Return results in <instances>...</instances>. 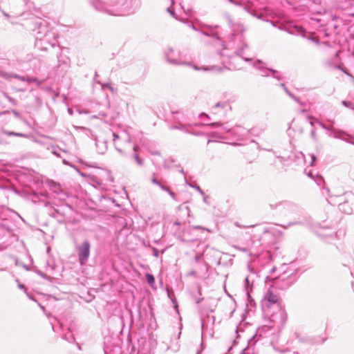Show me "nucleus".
Returning <instances> with one entry per match:
<instances>
[{"label": "nucleus", "instance_id": "nucleus-1", "mask_svg": "<svg viewBox=\"0 0 354 354\" xmlns=\"http://www.w3.org/2000/svg\"><path fill=\"white\" fill-rule=\"evenodd\" d=\"M281 270L283 272L278 277L274 279L266 292L262 300V309L266 317H268V324L265 325L268 328L279 327L286 321V316L282 309L277 289H286L294 281L293 269H290L287 265H283Z\"/></svg>", "mask_w": 354, "mask_h": 354}, {"label": "nucleus", "instance_id": "nucleus-2", "mask_svg": "<svg viewBox=\"0 0 354 354\" xmlns=\"http://www.w3.org/2000/svg\"><path fill=\"white\" fill-rule=\"evenodd\" d=\"M95 10L113 16L131 15L140 7V0H95L92 3Z\"/></svg>", "mask_w": 354, "mask_h": 354}, {"label": "nucleus", "instance_id": "nucleus-3", "mask_svg": "<svg viewBox=\"0 0 354 354\" xmlns=\"http://www.w3.org/2000/svg\"><path fill=\"white\" fill-rule=\"evenodd\" d=\"M113 141L116 150L121 153H124L126 151L132 147L134 151L133 158L135 160L138 165H142V160L140 158L137 153L139 149V146L138 145H132L130 135L127 131L113 133Z\"/></svg>", "mask_w": 354, "mask_h": 354}, {"label": "nucleus", "instance_id": "nucleus-4", "mask_svg": "<svg viewBox=\"0 0 354 354\" xmlns=\"http://www.w3.org/2000/svg\"><path fill=\"white\" fill-rule=\"evenodd\" d=\"M209 126L219 127H220V133H223L225 132H229L231 133V135L234 138H236L237 140H239V141L243 140L249 133L248 130H247L246 129H245L242 127H240V126H236L232 129H228L225 127H224L222 124H220L218 122L212 123L209 124Z\"/></svg>", "mask_w": 354, "mask_h": 354}, {"label": "nucleus", "instance_id": "nucleus-5", "mask_svg": "<svg viewBox=\"0 0 354 354\" xmlns=\"http://www.w3.org/2000/svg\"><path fill=\"white\" fill-rule=\"evenodd\" d=\"M90 243L87 240L77 246L78 259L81 265H84L87 262L90 255Z\"/></svg>", "mask_w": 354, "mask_h": 354}, {"label": "nucleus", "instance_id": "nucleus-6", "mask_svg": "<svg viewBox=\"0 0 354 354\" xmlns=\"http://www.w3.org/2000/svg\"><path fill=\"white\" fill-rule=\"evenodd\" d=\"M253 66L261 71V75L263 77H268L271 75L274 78L278 80L281 79L279 71L266 68L265 64L261 60L254 62Z\"/></svg>", "mask_w": 354, "mask_h": 354}, {"label": "nucleus", "instance_id": "nucleus-7", "mask_svg": "<svg viewBox=\"0 0 354 354\" xmlns=\"http://www.w3.org/2000/svg\"><path fill=\"white\" fill-rule=\"evenodd\" d=\"M165 57L167 60L174 64H183L184 63L180 60V53L176 52L172 48H168L165 51Z\"/></svg>", "mask_w": 354, "mask_h": 354}, {"label": "nucleus", "instance_id": "nucleus-8", "mask_svg": "<svg viewBox=\"0 0 354 354\" xmlns=\"http://www.w3.org/2000/svg\"><path fill=\"white\" fill-rule=\"evenodd\" d=\"M330 135L335 138H339L348 143L354 145V137L350 134L346 133L343 131L336 130L333 129Z\"/></svg>", "mask_w": 354, "mask_h": 354}, {"label": "nucleus", "instance_id": "nucleus-9", "mask_svg": "<svg viewBox=\"0 0 354 354\" xmlns=\"http://www.w3.org/2000/svg\"><path fill=\"white\" fill-rule=\"evenodd\" d=\"M189 124L186 122L185 120L183 122H175L174 124L171 127V129H178L185 133H189Z\"/></svg>", "mask_w": 354, "mask_h": 354}, {"label": "nucleus", "instance_id": "nucleus-10", "mask_svg": "<svg viewBox=\"0 0 354 354\" xmlns=\"http://www.w3.org/2000/svg\"><path fill=\"white\" fill-rule=\"evenodd\" d=\"M292 207L293 205L288 201L281 202L275 206V208H279V209H283L286 208L291 209H292Z\"/></svg>", "mask_w": 354, "mask_h": 354}, {"label": "nucleus", "instance_id": "nucleus-11", "mask_svg": "<svg viewBox=\"0 0 354 354\" xmlns=\"http://www.w3.org/2000/svg\"><path fill=\"white\" fill-rule=\"evenodd\" d=\"M63 338L69 342H73L75 340L73 334L72 333L69 328L67 329V331L66 333H63Z\"/></svg>", "mask_w": 354, "mask_h": 354}, {"label": "nucleus", "instance_id": "nucleus-12", "mask_svg": "<svg viewBox=\"0 0 354 354\" xmlns=\"http://www.w3.org/2000/svg\"><path fill=\"white\" fill-rule=\"evenodd\" d=\"M304 32H305L304 29L301 26H295L292 28V29L290 30V32L292 34H299L302 36H304Z\"/></svg>", "mask_w": 354, "mask_h": 354}, {"label": "nucleus", "instance_id": "nucleus-13", "mask_svg": "<svg viewBox=\"0 0 354 354\" xmlns=\"http://www.w3.org/2000/svg\"><path fill=\"white\" fill-rule=\"evenodd\" d=\"M297 102L302 107V109L301 110V111L302 113L308 111L310 108V105H311L310 103L302 102L299 99V102Z\"/></svg>", "mask_w": 354, "mask_h": 354}, {"label": "nucleus", "instance_id": "nucleus-14", "mask_svg": "<svg viewBox=\"0 0 354 354\" xmlns=\"http://www.w3.org/2000/svg\"><path fill=\"white\" fill-rule=\"evenodd\" d=\"M281 86L283 88L287 95L291 97L295 102H299V98L294 95L291 92L288 91V89L286 87L284 84H281Z\"/></svg>", "mask_w": 354, "mask_h": 354}, {"label": "nucleus", "instance_id": "nucleus-15", "mask_svg": "<svg viewBox=\"0 0 354 354\" xmlns=\"http://www.w3.org/2000/svg\"><path fill=\"white\" fill-rule=\"evenodd\" d=\"M55 322L57 324V325H56L55 323H51L52 328L54 331L58 332L59 329H63V324L59 320L55 319Z\"/></svg>", "mask_w": 354, "mask_h": 354}, {"label": "nucleus", "instance_id": "nucleus-16", "mask_svg": "<svg viewBox=\"0 0 354 354\" xmlns=\"http://www.w3.org/2000/svg\"><path fill=\"white\" fill-rule=\"evenodd\" d=\"M203 33L205 35L210 36L212 37H216L218 38L217 34L214 32V30L212 28H209L207 30H203Z\"/></svg>", "mask_w": 354, "mask_h": 354}, {"label": "nucleus", "instance_id": "nucleus-17", "mask_svg": "<svg viewBox=\"0 0 354 354\" xmlns=\"http://www.w3.org/2000/svg\"><path fill=\"white\" fill-rule=\"evenodd\" d=\"M203 70L207 71H221V68L218 67L216 66H210L208 67H203Z\"/></svg>", "mask_w": 354, "mask_h": 354}, {"label": "nucleus", "instance_id": "nucleus-18", "mask_svg": "<svg viewBox=\"0 0 354 354\" xmlns=\"http://www.w3.org/2000/svg\"><path fill=\"white\" fill-rule=\"evenodd\" d=\"M44 41H44V39H41V38H39H39L37 37V41H36V42H35V46H36L37 48H40V49H45V50H46V49H47V47H43V46H43V43H44Z\"/></svg>", "mask_w": 354, "mask_h": 354}, {"label": "nucleus", "instance_id": "nucleus-19", "mask_svg": "<svg viewBox=\"0 0 354 354\" xmlns=\"http://www.w3.org/2000/svg\"><path fill=\"white\" fill-rule=\"evenodd\" d=\"M167 12L175 19L181 20L176 14L175 10H174L173 7H169L167 8Z\"/></svg>", "mask_w": 354, "mask_h": 354}, {"label": "nucleus", "instance_id": "nucleus-20", "mask_svg": "<svg viewBox=\"0 0 354 354\" xmlns=\"http://www.w3.org/2000/svg\"><path fill=\"white\" fill-rule=\"evenodd\" d=\"M147 281V282L151 285L153 286L155 283V279L153 275L150 274H147L146 275Z\"/></svg>", "mask_w": 354, "mask_h": 354}, {"label": "nucleus", "instance_id": "nucleus-21", "mask_svg": "<svg viewBox=\"0 0 354 354\" xmlns=\"http://www.w3.org/2000/svg\"><path fill=\"white\" fill-rule=\"evenodd\" d=\"M342 104L344 105V106L346 107H348V108H351L353 110H354V104L352 103L350 101H346V100H343L342 102Z\"/></svg>", "mask_w": 354, "mask_h": 354}, {"label": "nucleus", "instance_id": "nucleus-22", "mask_svg": "<svg viewBox=\"0 0 354 354\" xmlns=\"http://www.w3.org/2000/svg\"><path fill=\"white\" fill-rule=\"evenodd\" d=\"M102 86V88L104 90V88H107L108 89H109L111 92L113 93H115V89L111 86V85L109 83H105V84H101L100 83Z\"/></svg>", "mask_w": 354, "mask_h": 354}, {"label": "nucleus", "instance_id": "nucleus-23", "mask_svg": "<svg viewBox=\"0 0 354 354\" xmlns=\"http://www.w3.org/2000/svg\"><path fill=\"white\" fill-rule=\"evenodd\" d=\"M91 180L96 183L98 186H101L102 184H103V180L102 179H98L97 177L95 176H93L91 177Z\"/></svg>", "mask_w": 354, "mask_h": 354}, {"label": "nucleus", "instance_id": "nucleus-24", "mask_svg": "<svg viewBox=\"0 0 354 354\" xmlns=\"http://www.w3.org/2000/svg\"><path fill=\"white\" fill-rule=\"evenodd\" d=\"M319 124H320V126H321L323 129H326V130H328V131H330L332 133L333 129V127H327V126H326L325 124H322V123H319Z\"/></svg>", "mask_w": 354, "mask_h": 354}, {"label": "nucleus", "instance_id": "nucleus-25", "mask_svg": "<svg viewBox=\"0 0 354 354\" xmlns=\"http://www.w3.org/2000/svg\"><path fill=\"white\" fill-rule=\"evenodd\" d=\"M315 160H316L315 156L313 155V154H311L310 155V161L309 162L310 166H313L314 165V162H315Z\"/></svg>", "mask_w": 354, "mask_h": 354}, {"label": "nucleus", "instance_id": "nucleus-26", "mask_svg": "<svg viewBox=\"0 0 354 354\" xmlns=\"http://www.w3.org/2000/svg\"><path fill=\"white\" fill-rule=\"evenodd\" d=\"M252 351V349L250 347H248L242 352L241 354H250Z\"/></svg>", "mask_w": 354, "mask_h": 354}, {"label": "nucleus", "instance_id": "nucleus-27", "mask_svg": "<svg viewBox=\"0 0 354 354\" xmlns=\"http://www.w3.org/2000/svg\"><path fill=\"white\" fill-rule=\"evenodd\" d=\"M168 194L170 195V196L175 201H176V194L174 192H173L172 191L169 190L168 192Z\"/></svg>", "mask_w": 354, "mask_h": 354}, {"label": "nucleus", "instance_id": "nucleus-28", "mask_svg": "<svg viewBox=\"0 0 354 354\" xmlns=\"http://www.w3.org/2000/svg\"><path fill=\"white\" fill-rule=\"evenodd\" d=\"M151 182L153 183V184H156L157 185H160L161 183L156 179V178H155L154 176L151 179Z\"/></svg>", "mask_w": 354, "mask_h": 354}, {"label": "nucleus", "instance_id": "nucleus-29", "mask_svg": "<svg viewBox=\"0 0 354 354\" xmlns=\"http://www.w3.org/2000/svg\"><path fill=\"white\" fill-rule=\"evenodd\" d=\"M159 187L161 188V189L166 191L167 192L170 190L167 187H165V186L162 185V184H160L159 185Z\"/></svg>", "mask_w": 354, "mask_h": 354}, {"label": "nucleus", "instance_id": "nucleus-30", "mask_svg": "<svg viewBox=\"0 0 354 354\" xmlns=\"http://www.w3.org/2000/svg\"><path fill=\"white\" fill-rule=\"evenodd\" d=\"M346 206H348V205H347L346 203H344V204H340V205H339V209H340V210L345 211L344 207H345Z\"/></svg>", "mask_w": 354, "mask_h": 354}, {"label": "nucleus", "instance_id": "nucleus-31", "mask_svg": "<svg viewBox=\"0 0 354 354\" xmlns=\"http://www.w3.org/2000/svg\"><path fill=\"white\" fill-rule=\"evenodd\" d=\"M3 133L8 136H15V132H13V131H3Z\"/></svg>", "mask_w": 354, "mask_h": 354}, {"label": "nucleus", "instance_id": "nucleus-32", "mask_svg": "<svg viewBox=\"0 0 354 354\" xmlns=\"http://www.w3.org/2000/svg\"><path fill=\"white\" fill-rule=\"evenodd\" d=\"M15 136L26 137V135H25L24 133H15Z\"/></svg>", "mask_w": 354, "mask_h": 354}, {"label": "nucleus", "instance_id": "nucleus-33", "mask_svg": "<svg viewBox=\"0 0 354 354\" xmlns=\"http://www.w3.org/2000/svg\"><path fill=\"white\" fill-rule=\"evenodd\" d=\"M208 199H209V196H204V198H203V201H204L205 203L208 204V203H209V202H208Z\"/></svg>", "mask_w": 354, "mask_h": 354}, {"label": "nucleus", "instance_id": "nucleus-34", "mask_svg": "<svg viewBox=\"0 0 354 354\" xmlns=\"http://www.w3.org/2000/svg\"><path fill=\"white\" fill-rule=\"evenodd\" d=\"M317 183L318 185H319L321 183V182L322 181V178L321 177H317V179L316 180Z\"/></svg>", "mask_w": 354, "mask_h": 354}, {"label": "nucleus", "instance_id": "nucleus-35", "mask_svg": "<svg viewBox=\"0 0 354 354\" xmlns=\"http://www.w3.org/2000/svg\"><path fill=\"white\" fill-rule=\"evenodd\" d=\"M15 78H17V79H19V80H23V81H24V80H25V77H19V76H18V75H15Z\"/></svg>", "mask_w": 354, "mask_h": 354}, {"label": "nucleus", "instance_id": "nucleus-36", "mask_svg": "<svg viewBox=\"0 0 354 354\" xmlns=\"http://www.w3.org/2000/svg\"><path fill=\"white\" fill-rule=\"evenodd\" d=\"M305 173L310 177H312L313 178V176H312V173L310 171H309L308 173L307 172V169H305Z\"/></svg>", "mask_w": 354, "mask_h": 354}, {"label": "nucleus", "instance_id": "nucleus-37", "mask_svg": "<svg viewBox=\"0 0 354 354\" xmlns=\"http://www.w3.org/2000/svg\"><path fill=\"white\" fill-rule=\"evenodd\" d=\"M311 136L313 138L315 137V131L314 129L311 131Z\"/></svg>", "mask_w": 354, "mask_h": 354}, {"label": "nucleus", "instance_id": "nucleus-38", "mask_svg": "<svg viewBox=\"0 0 354 354\" xmlns=\"http://www.w3.org/2000/svg\"><path fill=\"white\" fill-rule=\"evenodd\" d=\"M237 55L239 56H241V54H242V50H239L238 52L236 53Z\"/></svg>", "mask_w": 354, "mask_h": 354}, {"label": "nucleus", "instance_id": "nucleus-39", "mask_svg": "<svg viewBox=\"0 0 354 354\" xmlns=\"http://www.w3.org/2000/svg\"><path fill=\"white\" fill-rule=\"evenodd\" d=\"M245 283H246V286H248V284H249V279H248V277L245 278Z\"/></svg>", "mask_w": 354, "mask_h": 354}, {"label": "nucleus", "instance_id": "nucleus-40", "mask_svg": "<svg viewBox=\"0 0 354 354\" xmlns=\"http://www.w3.org/2000/svg\"><path fill=\"white\" fill-rule=\"evenodd\" d=\"M18 287L20 288V289H24V286L22 285V284H19L18 285Z\"/></svg>", "mask_w": 354, "mask_h": 354}, {"label": "nucleus", "instance_id": "nucleus-41", "mask_svg": "<svg viewBox=\"0 0 354 354\" xmlns=\"http://www.w3.org/2000/svg\"><path fill=\"white\" fill-rule=\"evenodd\" d=\"M68 111L69 114H71V115H72L73 113V110L71 109H68Z\"/></svg>", "mask_w": 354, "mask_h": 354}, {"label": "nucleus", "instance_id": "nucleus-42", "mask_svg": "<svg viewBox=\"0 0 354 354\" xmlns=\"http://www.w3.org/2000/svg\"><path fill=\"white\" fill-rule=\"evenodd\" d=\"M63 163L65 165H68V162L66 160H63Z\"/></svg>", "mask_w": 354, "mask_h": 354}, {"label": "nucleus", "instance_id": "nucleus-43", "mask_svg": "<svg viewBox=\"0 0 354 354\" xmlns=\"http://www.w3.org/2000/svg\"><path fill=\"white\" fill-rule=\"evenodd\" d=\"M198 190L201 194H203V195L204 194L203 192L200 188H198Z\"/></svg>", "mask_w": 354, "mask_h": 354}, {"label": "nucleus", "instance_id": "nucleus-44", "mask_svg": "<svg viewBox=\"0 0 354 354\" xmlns=\"http://www.w3.org/2000/svg\"><path fill=\"white\" fill-rule=\"evenodd\" d=\"M310 125H311V126H313V125H314V122H313V121L310 120Z\"/></svg>", "mask_w": 354, "mask_h": 354}, {"label": "nucleus", "instance_id": "nucleus-45", "mask_svg": "<svg viewBox=\"0 0 354 354\" xmlns=\"http://www.w3.org/2000/svg\"><path fill=\"white\" fill-rule=\"evenodd\" d=\"M194 228H195V229H201V226H195V227H194Z\"/></svg>", "mask_w": 354, "mask_h": 354}, {"label": "nucleus", "instance_id": "nucleus-46", "mask_svg": "<svg viewBox=\"0 0 354 354\" xmlns=\"http://www.w3.org/2000/svg\"><path fill=\"white\" fill-rule=\"evenodd\" d=\"M346 213H347V214H350V213H351V208H349V209H348V210L346 211Z\"/></svg>", "mask_w": 354, "mask_h": 354}, {"label": "nucleus", "instance_id": "nucleus-47", "mask_svg": "<svg viewBox=\"0 0 354 354\" xmlns=\"http://www.w3.org/2000/svg\"><path fill=\"white\" fill-rule=\"evenodd\" d=\"M324 190H326V192H329L328 188H324Z\"/></svg>", "mask_w": 354, "mask_h": 354}, {"label": "nucleus", "instance_id": "nucleus-48", "mask_svg": "<svg viewBox=\"0 0 354 354\" xmlns=\"http://www.w3.org/2000/svg\"><path fill=\"white\" fill-rule=\"evenodd\" d=\"M243 59H244L245 61H247V62H248V61H250V59H248V58H245H245H243Z\"/></svg>", "mask_w": 354, "mask_h": 354}, {"label": "nucleus", "instance_id": "nucleus-49", "mask_svg": "<svg viewBox=\"0 0 354 354\" xmlns=\"http://www.w3.org/2000/svg\"><path fill=\"white\" fill-rule=\"evenodd\" d=\"M221 106V104H220L219 103H217V104H216V107H218V106Z\"/></svg>", "mask_w": 354, "mask_h": 354}, {"label": "nucleus", "instance_id": "nucleus-50", "mask_svg": "<svg viewBox=\"0 0 354 354\" xmlns=\"http://www.w3.org/2000/svg\"><path fill=\"white\" fill-rule=\"evenodd\" d=\"M300 156L304 158V155L302 153H300Z\"/></svg>", "mask_w": 354, "mask_h": 354}, {"label": "nucleus", "instance_id": "nucleus-51", "mask_svg": "<svg viewBox=\"0 0 354 354\" xmlns=\"http://www.w3.org/2000/svg\"><path fill=\"white\" fill-rule=\"evenodd\" d=\"M308 118V120H311V119H312V117H310V116H308V118Z\"/></svg>", "mask_w": 354, "mask_h": 354}, {"label": "nucleus", "instance_id": "nucleus-52", "mask_svg": "<svg viewBox=\"0 0 354 354\" xmlns=\"http://www.w3.org/2000/svg\"><path fill=\"white\" fill-rule=\"evenodd\" d=\"M191 26L192 27L193 29H195L194 28V25H191Z\"/></svg>", "mask_w": 354, "mask_h": 354}, {"label": "nucleus", "instance_id": "nucleus-53", "mask_svg": "<svg viewBox=\"0 0 354 354\" xmlns=\"http://www.w3.org/2000/svg\"><path fill=\"white\" fill-rule=\"evenodd\" d=\"M81 176H84L85 175L83 173H80Z\"/></svg>", "mask_w": 354, "mask_h": 354}, {"label": "nucleus", "instance_id": "nucleus-54", "mask_svg": "<svg viewBox=\"0 0 354 354\" xmlns=\"http://www.w3.org/2000/svg\"><path fill=\"white\" fill-rule=\"evenodd\" d=\"M174 120H177L178 119V118L176 116H174Z\"/></svg>", "mask_w": 354, "mask_h": 354}, {"label": "nucleus", "instance_id": "nucleus-55", "mask_svg": "<svg viewBox=\"0 0 354 354\" xmlns=\"http://www.w3.org/2000/svg\"><path fill=\"white\" fill-rule=\"evenodd\" d=\"M223 55H224L223 53H221V56H223Z\"/></svg>", "mask_w": 354, "mask_h": 354}, {"label": "nucleus", "instance_id": "nucleus-56", "mask_svg": "<svg viewBox=\"0 0 354 354\" xmlns=\"http://www.w3.org/2000/svg\"><path fill=\"white\" fill-rule=\"evenodd\" d=\"M53 153L57 155V153L55 151H54ZM57 156H59V155L57 154Z\"/></svg>", "mask_w": 354, "mask_h": 354}, {"label": "nucleus", "instance_id": "nucleus-57", "mask_svg": "<svg viewBox=\"0 0 354 354\" xmlns=\"http://www.w3.org/2000/svg\"><path fill=\"white\" fill-rule=\"evenodd\" d=\"M241 250H242V251H244V252H245V251H246V250H245V249H241Z\"/></svg>", "mask_w": 354, "mask_h": 354}, {"label": "nucleus", "instance_id": "nucleus-58", "mask_svg": "<svg viewBox=\"0 0 354 354\" xmlns=\"http://www.w3.org/2000/svg\"><path fill=\"white\" fill-rule=\"evenodd\" d=\"M230 2L231 3H233V1L232 0H229Z\"/></svg>", "mask_w": 354, "mask_h": 354}, {"label": "nucleus", "instance_id": "nucleus-59", "mask_svg": "<svg viewBox=\"0 0 354 354\" xmlns=\"http://www.w3.org/2000/svg\"><path fill=\"white\" fill-rule=\"evenodd\" d=\"M197 354H200V352L198 351V352L197 353Z\"/></svg>", "mask_w": 354, "mask_h": 354}]
</instances>
